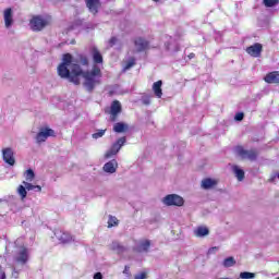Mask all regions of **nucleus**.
Listing matches in <instances>:
<instances>
[{"instance_id": "obj_4", "label": "nucleus", "mask_w": 279, "mask_h": 279, "mask_svg": "<svg viewBox=\"0 0 279 279\" xmlns=\"http://www.w3.org/2000/svg\"><path fill=\"white\" fill-rule=\"evenodd\" d=\"M125 143V137H120L116 143L111 145V147L108 150H106V153L104 154V159L110 160V158H114V156H117V154L121 151V147H123Z\"/></svg>"}, {"instance_id": "obj_21", "label": "nucleus", "mask_w": 279, "mask_h": 279, "mask_svg": "<svg viewBox=\"0 0 279 279\" xmlns=\"http://www.w3.org/2000/svg\"><path fill=\"white\" fill-rule=\"evenodd\" d=\"M233 173H234L235 178L239 180V182H243V180H245V171H243V169H241V167L234 166Z\"/></svg>"}, {"instance_id": "obj_5", "label": "nucleus", "mask_w": 279, "mask_h": 279, "mask_svg": "<svg viewBox=\"0 0 279 279\" xmlns=\"http://www.w3.org/2000/svg\"><path fill=\"white\" fill-rule=\"evenodd\" d=\"M161 202L165 206H184V198L178 194L166 195Z\"/></svg>"}, {"instance_id": "obj_31", "label": "nucleus", "mask_w": 279, "mask_h": 279, "mask_svg": "<svg viewBox=\"0 0 279 279\" xmlns=\"http://www.w3.org/2000/svg\"><path fill=\"white\" fill-rule=\"evenodd\" d=\"M25 189L28 190V191H34V189H36V185H33L32 183H29V181H23V183Z\"/></svg>"}, {"instance_id": "obj_22", "label": "nucleus", "mask_w": 279, "mask_h": 279, "mask_svg": "<svg viewBox=\"0 0 279 279\" xmlns=\"http://www.w3.org/2000/svg\"><path fill=\"white\" fill-rule=\"evenodd\" d=\"M128 124L123 122H118L113 125V132H117L118 134H121L123 132H128Z\"/></svg>"}, {"instance_id": "obj_35", "label": "nucleus", "mask_w": 279, "mask_h": 279, "mask_svg": "<svg viewBox=\"0 0 279 279\" xmlns=\"http://www.w3.org/2000/svg\"><path fill=\"white\" fill-rule=\"evenodd\" d=\"M143 104L145 106H149V104H151V100L149 99V97H146V98L143 99Z\"/></svg>"}, {"instance_id": "obj_8", "label": "nucleus", "mask_w": 279, "mask_h": 279, "mask_svg": "<svg viewBox=\"0 0 279 279\" xmlns=\"http://www.w3.org/2000/svg\"><path fill=\"white\" fill-rule=\"evenodd\" d=\"M3 21L5 29H11L12 25H14V11L11 8L3 10Z\"/></svg>"}, {"instance_id": "obj_40", "label": "nucleus", "mask_w": 279, "mask_h": 279, "mask_svg": "<svg viewBox=\"0 0 279 279\" xmlns=\"http://www.w3.org/2000/svg\"><path fill=\"white\" fill-rule=\"evenodd\" d=\"M153 1H155V3H158V1H160V0H153Z\"/></svg>"}, {"instance_id": "obj_33", "label": "nucleus", "mask_w": 279, "mask_h": 279, "mask_svg": "<svg viewBox=\"0 0 279 279\" xmlns=\"http://www.w3.org/2000/svg\"><path fill=\"white\" fill-rule=\"evenodd\" d=\"M134 279H147V272H141L136 275Z\"/></svg>"}, {"instance_id": "obj_25", "label": "nucleus", "mask_w": 279, "mask_h": 279, "mask_svg": "<svg viewBox=\"0 0 279 279\" xmlns=\"http://www.w3.org/2000/svg\"><path fill=\"white\" fill-rule=\"evenodd\" d=\"M17 194L21 199H25V197H27V187H25V184L17 186Z\"/></svg>"}, {"instance_id": "obj_3", "label": "nucleus", "mask_w": 279, "mask_h": 279, "mask_svg": "<svg viewBox=\"0 0 279 279\" xmlns=\"http://www.w3.org/2000/svg\"><path fill=\"white\" fill-rule=\"evenodd\" d=\"M56 131L49 126L40 128L38 133L35 136V141L38 145L46 143L47 138H54Z\"/></svg>"}, {"instance_id": "obj_39", "label": "nucleus", "mask_w": 279, "mask_h": 279, "mask_svg": "<svg viewBox=\"0 0 279 279\" xmlns=\"http://www.w3.org/2000/svg\"><path fill=\"white\" fill-rule=\"evenodd\" d=\"M0 279H5V272L3 271L0 272Z\"/></svg>"}, {"instance_id": "obj_15", "label": "nucleus", "mask_w": 279, "mask_h": 279, "mask_svg": "<svg viewBox=\"0 0 279 279\" xmlns=\"http://www.w3.org/2000/svg\"><path fill=\"white\" fill-rule=\"evenodd\" d=\"M134 45H135V51L141 52V51H145V49L149 47V41H147L143 37H138L135 39Z\"/></svg>"}, {"instance_id": "obj_20", "label": "nucleus", "mask_w": 279, "mask_h": 279, "mask_svg": "<svg viewBox=\"0 0 279 279\" xmlns=\"http://www.w3.org/2000/svg\"><path fill=\"white\" fill-rule=\"evenodd\" d=\"M154 95L158 98H162V81H157L153 84Z\"/></svg>"}, {"instance_id": "obj_17", "label": "nucleus", "mask_w": 279, "mask_h": 279, "mask_svg": "<svg viewBox=\"0 0 279 279\" xmlns=\"http://www.w3.org/2000/svg\"><path fill=\"white\" fill-rule=\"evenodd\" d=\"M267 84H279V72H270L264 77Z\"/></svg>"}, {"instance_id": "obj_1", "label": "nucleus", "mask_w": 279, "mask_h": 279, "mask_svg": "<svg viewBox=\"0 0 279 279\" xmlns=\"http://www.w3.org/2000/svg\"><path fill=\"white\" fill-rule=\"evenodd\" d=\"M90 53L94 64L88 70H84V68H82L88 66L87 58H82L78 62L73 56H71V53L63 54L62 61L57 68L59 77H62V80H69V82L75 84V86L83 84L85 90L93 93L97 86L101 85V77H104V73L101 72V66L98 64H104V57L96 47L92 48Z\"/></svg>"}, {"instance_id": "obj_26", "label": "nucleus", "mask_w": 279, "mask_h": 279, "mask_svg": "<svg viewBox=\"0 0 279 279\" xmlns=\"http://www.w3.org/2000/svg\"><path fill=\"white\" fill-rule=\"evenodd\" d=\"M26 182H34V178H36V174L34 173V170L28 169L24 173Z\"/></svg>"}, {"instance_id": "obj_6", "label": "nucleus", "mask_w": 279, "mask_h": 279, "mask_svg": "<svg viewBox=\"0 0 279 279\" xmlns=\"http://www.w3.org/2000/svg\"><path fill=\"white\" fill-rule=\"evenodd\" d=\"M2 158H3V161L10 167H14V165H16V158L14 157V149L10 147L2 149Z\"/></svg>"}, {"instance_id": "obj_38", "label": "nucleus", "mask_w": 279, "mask_h": 279, "mask_svg": "<svg viewBox=\"0 0 279 279\" xmlns=\"http://www.w3.org/2000/svg\"><path fill=\"white\" fill-rule=\"evenodd\" d=\"M35 189H37L38 193H40V191H43V187L40 185H35Z\"/></svg>"}, {"instance_id": "obj_7", "label": "nucleus", "mask_w": 279, "mask_h": 279, "mask_svg": "<svg viewBox=\"0 0 279 279\" xmlns=\"http://www.w3.org/2000/svg\"><path fill=\"white\" fill-rule=\"evenodd\" d=\"M15 260L20 265H25L29 260V253L25 246H20L16 251Z\"/></svg>"}, {"instance_id": "obj_24", "label": "nucleus", "mask_w": 279, "mask_h": 279, "mask_svg": "<svg viewBox=\"0 0 279 279\" xmlns=\"http://www.w3.org/2000/svg\"><path fill=\"white\" fill-rule=\"evenodd\" d=\"M223 267H234L236 265V259L234 257H228L222 262Z\"/></svg>"}, {"instance_id": "obj_16", "label": "nucleus", "mask_w": 279, "mask_h": 279, "mask_svg": "<svg viewBox=\"0 0 279 279\" xmlns=\"http://www.w3.org/2000/svg\"><path fill=\"white\" fill-rule=\"evenodd\" d=\"M219 181H217V179H204L201 183L202 189H204L205 191H208L210 189H215V185L218 184Z\"/></svg>"}, {"instance_id": "obj_10", "label": "nucleus", "mask_w": 279, "mask_h": 279, "mask_svg": "<svg viewBox=\"0 0 279 279\" xmlns=\"http://www.w3.org/2000/svg\"><path fill=\"white\" fill-rule=\"evenodd\" d=\"M246 53L252 56V58H260V53H263V45L262 44H254L246 48Z\"/></svg>"}, {"instance_id": "obj_28", "label": "nucleus", "mask_w": 279, "mask_h": 279, "mask_svg": "<svg viewBox=\"0 0 279 279\" xmlns=\"http://www.w3.org/2000/svg\"><path fill=\"white\" fill-rule=\"evenodd\" d=\"M240 278L241 279H255L256 278V274L243 271V272H240Z\"/></svg>"}, {"instance_id": "obj_2", "label": "nucleus", "mask_w": 279, "mask_h": 279, "mask_svg": "<svg viewBox=\"0 0 279 279\" xmlns=\"http://www.w3.org/2000/svg\"><path fill=\"white\" fill-rule=\"evenodd\" d=\"M47 25H51V17L49 16H33L29 21V27L33 32H43Z\"/></svg>"}, {"instance_id": "obj_36", "label": "nucleus", "mask_w": 279, "mask_h": 279, "mask_svg": "<svg viewBox=\"0 0 279 279\" xmlns=\"http://www.w3.org/2000/svg\"><path fill=\"white\" fill-rule=\"evenodd\" d=\"M94 279H104V276L101 275V272H96L94 275Z\"/></svg>"}, {"instance_id": "obj_11", "label": "nucleus", "mask_w": 279, "mask_h": 279, "mask_svg": "<svg viewBox=\"0 0 279 279\" xmlns=\"http://www.w3.org/2000/svg\"><path fill=\"white\" fill-rule=\"evenodd\" d=\"M54 236L56 239H58V241H60V243H73V241H75V238H73V235L63 231H56Z\"/></svg>"}, {"instance_id": "obj_13", "label": "nucleus", "mask_w": 279, "mask_h": 279, "mask_svg": "<svg viewBox=\"0 0 279 279\" xmlns=\"http://www.w3.org/2000/svg\"><path fill=\"white\" fill-rule=\"evenodd\" d=\"M86 5L92 14H97L101 8V1L99 0H86Z\"/></svg>"}, {"instance_id": "obj_14", "label": "nucleus", "mask_w": 279, "mask_h": 279, "mask_svg": "<svg viewBox=\"0 0 279 279\" xmlns=\"http://www.w3.org/2000/svg\"><path fill=\"white\" fill-rule=\"evenodd\" d=\"M194 236L197 239H204L205 236H208L210 234V229L206 226H199L194 229Z\"/></svg>"}, {"instance_id": "obj_34", "label": "nucleus", "mask_w": 279, "mask_h": 279, "mask_svg": "<svg viewBox=\"0 0 279 279\" xmlns=\"http://www.w3.org/2000/svg\"><path fill=\"white\" fill-rule=\"evenodd\" d=\"M245 117V114H243V112L236 113L234 117L235 121H241L243 118Z\"/></svg>"}, {"instance_id": "obj_37", "label": "nucleus", "mask_w": 279, "mask_h": 279, "mask_svg": "<svg viewBox=\"0 0 279 279\" xmlns=\"http://www.w3.org/2000/svg\"><path fill=\"white\" fill-rule=\"evenodd\" d=\"M117 43V38H111L110 40H109V45H110V47H112L114 44Z\"/></svg>"}, {"instance_id": "obj_19", "label": "nucleus", "mask_w": 279, "mask_h": 279, "mask_svg": "<svg viewBox=\"0 0 279 279\" xmlns=\"http://www.w3.org/2000/svg\"><path fill=\"white\" fill-rule=\"evenodd\" d=\"M149 247H151V242L149 240H141L137 243L136 252H149Z\"/></svg>"}, {"instance_id": "obj_30", "label": "nucleus", "mask_w": 279, "mask_h": 279, "mask_svg": "<svg viewBox=\"0 0 279 279\" xmlns=\"http://www.w3.org/2000/svg\"><path fill=\"white\" fill-rule=\"evenodd\" d=\"M104 134H106V130H98L96 133H94L92 135V138H95V140L101 138V136H104Z\"/></svg>"}, {"instance_id": "obj_29", "label": "nucleus", "mask_w": 279, "mask_h": 279, "mask_svg": "<svg viewBox=\"0 0 279 279\" xmlns=\"http://www.w3.org/2000/svg\"><path fill=\"white\" fill-rule=\"evenodd\" d=\"M112 250L117 252V254H123V252H125V247L121 246L119 243H113Z\"/></svg>"}, {"instance_id": "obj_12", "label": "nucleus", "mask_w": 279, "mask_h": 279, "mask_svg": "<svg viewBox=\"0 0 279 279\" xmlns=\"http://www.w3.org/2000/svg\"><path fill=\"white\" fill-rule=\"evenodd\" d=\"M236 154L241 156V158H247L248 160H256V151L254 150H246L243 147H238Z\"/></svg>"}, {"instance_id": "obj_27", "label": "nucleus", "mask_w": 279, "mask_h": 279, "mask_svg": "<svg viewBox=\"0 0 279 279\" xmlns=\"http://www.w3.org/2000/svg\"><path fill=\"white\" fill-rule=\"evenodd\" d=\"M279 0H263V4L265 8H276L278 5Z\"/></svg>"}, {"instance_id": "obj_23", "label": "nucleus", "mask_w": 279, "mask_h": 279, "mask_svg": "<svg viewBox=\"0 0 279 279\" xmlns=\"http://www.w3.org/2000/svg\"><path fill=\"white\" fill-rule=\"evenodd\" d=\"M108 228H117V226H119V220L117 217L114 216H108Z\"/></svg>"}, {"instance_id": "obj_9", "label": "nucleus", "mask_w": 279, "mask_h": 279, "mask_svg": "<svg viewBox=\"0 0 279 279\" xmlns=\"http://www.w3.org/2000/svg\"><path fill=\"white\" fill-rule=\"evenodd\" d=\"M118 169H119V161H117V159H111L102 166L104 173H108V175H112L117 173Z\"/></svg>"}, {"instance_id": "obj_32", "label": "nucleus", "mask_w": 279, "mask_h": 279, "mask_svg": "<svg viewBox=\"0 0 279 279\" xmlns=\"http://www.w3.org/2000/svg\"><path fill=\"white\" fill-rule=\"evenodd\" d=\"M135 64V60L132 58L128 61L126 65L124 66L125 71L132 69V66H134Z\"/></svg>"}, {"instance_id": "obj_18", "label": "nucleus", "mask_w": 279, "mask_h": 279, "mask_svg": "<svg viewBox=\"0 0 279 279\" xmlns=\"http://www.w3.org/2000/svg\"><path fill=\"white\" fill-rule=\"evenodd\" d=\"M119 113H121V102L116 100L111 105V121H117V114Z\"/></svg>"}]
</instances>
